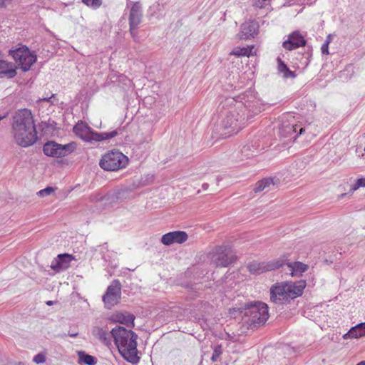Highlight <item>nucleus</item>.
Instances as JSON below:
<instances>
[{
  "mask_svg": "<svg viewBox=\"0 0 365 365\" xmlns=\"http://www.w3.org/2000/svg\"><path fill=\"white\" fill-rule=\"evenodd\" d=\"M110 336L120 354L128 362L136 364L139 361L138 356V335L131 329L122 326H116L110 331Z\"/></svg>",
  "mask_w": 365,
  "mask_h": 365,
  "instance_id": "1",
  "label": "nucleus"
},
{
  "mask_svg": "<svg viewBox=\"0 0 365 365\" xmlns=\"http://www.w3.org/2000/svg\"><path fill=\"white\" fill-rule=\"evenodd\" d=\"M306 282L300 280L297 282H282L272 285L270 288V299L276 304L289 302L303 294Z\"/></svg>",
  "mask_w": 365,
  "mask_h": 365,
  "instance_id": "2",
  "label": "nucleus"
},
{
  "mask_svg": "<svg viewBox=\"0 0 365 365\" xmlns=\"http://www.w3.org/2000/svg\"><path fill=\"white\" fill-rule=\"evenodd\" d=\"M239 310L242 320L251 328L264 324L269 317L267 304L259 301L245 303Z\"/></svg>",
  "mask_w": 365,
  "mask_h": 365,
  "instance_id": "3",
  "label": "nucleus"
},
{
  "mask_svg": "<svg viewBox=\"0 0 365 365\" xmlns=\"http://www.w3.org/2000/svg\"><path fill=\"white\" fill-rule=\"evenodd\" d=\"M245 114L242 110V104H237L226 110L221 121L222 133L225 138L237 133L245 124Z\"/></svg>",
  "mask_w": 365,
  "mask_h": 365,
  "instance_id": "4",
  "label": "nucleus"
},
{
  "mask_svg": "<svg viewBox=\"0 0 365 365\" xmlns=\"http://www.w3.org/2000/svg\"><path fill=\"white\" fill-rule=\"evenodd\" d=\"M9 53L24 72L29 71L37 60L36 54L25 45L19 44L10 49Z\"/></svg>",
  "mask_w": 365,
  "mask_h": 365,
  "instance_id": "5",
  "label": "nucleus"
},
{
  "mask_svg": "<svg viewBox=\"0 0 365 365\" xmlns=\"http://www.w3.org/2000/svg\"><path fill=\"white\" fill-rule=\"evenodd\" d=\"M128 163V157L114 149L108 151L102 157L99 165L104 170L116 171L124 168Z\"/></svg>",
  "mask_w": 365,
  "mask_h": 365,
  "instance_id": "6",
  "label": "nucleus"
},
{
  "mask_svg": "<svg viewBox=\"0 0 365 365\" xmlns=\"http://www.w3.org/2000/svg\"><path fill=\"white\" fill-rule=\"evenodd\" d=\"M36 128L34 118L30 110L24 108L19 110L13 116L11 131L15 130L17 135L22 130H31Z\"/></svg>",
  "mask_w": 365,
  "mask_h": 365,
  "instance_id": "7",
  "label": "nucleus"
},
{
  "mask_svg": "<svg viewBox=\"0 0 365 365\" xmlns=\"http://www.w3.org/2000/svg\"><path fill=\"white\" fill-rule=\"evenodd\" d=\"M76 148V144L74 142L61 145L51 140L43 145V152L46 156L58 158L68 155L72 153Z\"/></svg>",
  "mask_w": 365,
  "mask_h": 365,
  "instance_id": "8",
  "label": "nucleus"
},
{
  "mask_svg": "<svg viewBox=\"0 0 365 365\" xmlns=\"http://www.w3.org/2000/svg\"><path fill=\"white\" fill-rule=\"evenodd\" d=\"M287 260L286 256H281L278 259L269 262L253 261L248 266V270L253 274H260L265 272L274 270L284 266V263Z\"/></svg>",
  "mask_w": 365,
  "mask_h": 365,
  "instance_id": "9",
  "label": "nucleus"
},
{
  "mask_svg": "<svg viewBox=\"0 0 365 365\" xmlns=\"http://www.w3.org/2000/svg\"><path fill=\"white\" fill-rule=\"evenodd\" d=\"M143 19V9L139 1L134 2L130 8L128 21L129 31L132 37L135 39L138 26L141 24Z\"/></svg>",
  "mask_w": 365,
  "mask_h": 365,
  "instance_id": "10",
  "label": "nucleus"
},
{
  "mask_svg": "<svg viewBox=\"0 0 365 365\" xmlns=\"http://www.w3.org/2000/svg\"><path fill=\"white\" fill-rule=\"evenodd\" d=\"M12 136L15 143L22 148H28L36 143L38 140V135L36 128H34L31 130H22L20 131L19 136L17 135V133L15 130L11 131Z\"/></svg>",
  "mask_w": 365,
  "mask_h": 365,
  "instance_id": "11",
  "label": "nucleus"
},
{
  "mask_svg": "<svg viewBox=\"0 0 365 365\" xmlns=\"http://www.w3.org/2000/svg\"><path fill=\"white\" fill-rule=\"evenodd\" d=\"M121 286L118 279L113 281L112 284L108 286L106 293L103 295V301L106 307L110 308L116 304L120 298Z\"/></svg>",
  "mask_w": 365,
  "mask_h": 365,
  "instance_id": "12",
  "label": "nucleus"
},
{
  "mask_svg": "<svg viewBox=\"0 0 365 365\" xmlns=\"http://www.w3.org/2000/svg\"><path fill=\"white\" fill-rule=\"evenodd\" d=\"M235 259L231 254L230 247L228 246H220L216 247L213 255V261L217 267H226L232 264Z\"/></svg>",
  "mask_w": 365,
  "mask_h": 365,
  "instance_id": "13",
  "label": "nucleus"
},
{
  "mask_svg": "<svg viewBox=\"0 0 365 365\" xmlns=\"http://www.w3.org/2000/svg\"><path fill=\"white\" fill-rule=\"evenodd\" d=\"M245 96L243 98L245 102L238 103L237 104H242V110L245 115H247L245 119L247 120L250 117L261 113L263 110V106L258 99L254 97H251L252 99H250L248 97L247 99H245Z\"/></svg>",
  "mask_w": 365,
  "mask_h": 365,
  "instance_id": "14",
  "label": "nucleus"
},
{
  "mask_svg": "<svg viewBox=\"0 0 365 365\" xmlns=\"http://www.w3.org/2000/svg\"><path fill=\"white\" fill-rule=\"evenodd\" d=\"M135 319L133 314L127 312H115L109 317L108 320L112 323H119L131 329L135 326Z\"/></svg>",
  "mask_w": 365,
  "mask_h": 365,
  "instance_id": "15",
  "label": "nucleus"
},
{
  "mask_svg": "<svg viewBox=\"0 0 365 365\" xmlns=\"http://www.w3.org/2000/svg\"><path fill=\"white\" fill-rule=\"evenodd\" d=\"M307 41L299 31H295L288 35V38L283 42L282 46L289 51L304 46Z\"/></svg>",
  "mask_w": 365,
  "mask_h": 365,
  "instance_id": "16",
  "label": "nucleus"
},
{
  "mask_svg": "<svg viewBox=\"0 0 365 365\" xmlns=\"http://www.w3.org/2000/svg\"><path fill=\"white\" fill-rule=\"evenodd\" d=\"M188 238L185 231H173L163 235L161 237V242L165 245H170L174 243L182 244Z\"/></svg>",
  "mask_w": 365,
  "mask_h": 365,
  "instance_id": "17",
  "label": "nucleus"
},
{
  "mask_svg": "<svg viewBox=\"0 0 365 365\" xmlns=\"http://www.w3.org/2000/svg\"><path fill=\"white\" fill-rule=\"evenodd\" d=\"M304 130V127L291 123H283L279 128V133L283 138H288L296 133L294 136V138H296L298 135L302 134Z\"/></svg>",
  "mask_w": 365,
  "mask_h": 365,
  "instance_id": "18",
  "label": "nucleus"
},
{
  "mask_svg": "<svg viewBox=\"0 0 365 365\" xmlns=\"http://www.w3.org/2000/svg\"><path fill=\"white\" fill-rule=\"evenodd\" d=\"M73 133L84 141L92 143L93 133L94 130L83 121L77 123L73 128Z\"/></svg>",
  "mask_w": 365,
  "mask_h": 365,
  "instance_id": "19",
  "label": "nucleus"
},
{
  "mask_svg": "<svg viewBox=\"0 0 365 365\" xmlns=\"http://www.w3.org/2000/svg\"><path fill=\"white\" fill-rule=\"evenodd\" d=\"M72 259L73 257L71 255L67 253L59 254L57 257L53 259L51 262V268L56 272L66 269L69 267Z\"/></svg>",
  "mask_w": 365,
  "mask_h": 365,
  "instance_id": "20",
  "label": "nucleus"
},
{
  "mask_svg": "<svg viewBox=\"0 0 365 365\" xmlns=\"http://www.w3.org/2000/svg\"><path fill=\"white\" fill-rule=\"evenodd\" d=\"M259 26L254 21H246L241 25L240 31L238 34L240 39H249L257 34Z\"/></svg>",
  "mask_w": 365,
  "mask_h": 365,
  "instance_id": "21",
  "label": "nucleus"
},
{
  "mask_svg": "<svg viewBox=\"0 0 365 365\" xmlns=\"http://www.w3.org/2000/svg\"><path fill=\"white\" fill-rule=\"evenodd\" d=\"M288 258V255H284ZM284 265H287L289 274L292 276H297L302 274V273L306 272L308 269V265L301 262H289V259L284 263Z\"/></svg>",
  "mask_w": 365,
  "mask_h": 365,
  "instance_id": "22",
  "label": "nucleus"
},
{
  "mask_svg": "<svg viewBox=\"0 0 365 365\" xmlns=\"http://www.w3.org/2000/svg\"><path fill=\"white\" fill-rule=\"evenodd\" d=\"M365 336V322L358 324L351 327L349 331L344 335V339H358Z\"/></svg>",
  "mask_w": 365,
  "mask_h": 365,
  "instance_id": "23",
  "label": "nucleus"
},
{
  "mask_svg": "<svg viewBox=\"0 0 365 365\" xmlns=\"http://www.w3.org/2000/svg\"><path fill=\"white\" fill-rule=\"evenodd\" d=\"M120 130H114L110 132H104V133H98L94 130L93 133L92 143L96 142H101L103 140H108L111 139L115 136H117L120 133Z\"/></svg>",
  "mask_w": 365,
  "mask_h": 365,
  "instance_id": "24",
  "label": "nucleus"
},
{
  "mask_svg": "<svg viewBox=\"0 0 365 365\" xmlns=\"http://www.w3.org/2000/svg\"><path fill=\"white\" fill-rule=\"evenodd\" d=\"M92 334L104 344L108 345L110 344V333L108 334L103 328L100 327H94L92 329Z\"/></svg>",
  "mask_w": 365,
  "mask_h": 365,
  "instance_id": "25",
  "label": "nucleus"
},
{
  "mask_svg": "<svg viewBox=\"0 0 365 365\" xmlns=\"http://www.w3.org/2000/svg\"><path fill=\"white\" fill-rule=\"evenodd\" d=\"M278 71L283 73V76L285 78L296 77V74L294 71H292L287 64L280 58H277Z\"/></svg>",
  "mask_w": 365,
  "mask_h": 365,
  "instance_id": "26",
  "label": "nucleus"
},
{
  "mask_svg": "<svg viewBox=\"0 0 365 365\" xmlns=\"http://www.w3.org/2000/svg\"><path fill=\"white\" fill-rule=\"evenodd\" d=\"M271 185L274 186L273 180L272 178H264L255 184L253 190L256 193L259 192L264 190L266 187H269Z\"/></svg>",
  "mask_w": 365,
  "mask_h": 365,
  "instance_id": "27",
  "label": "nucleus"
},
{
  "mask_svg": "<svg viewBox=\"0 0 365 365\" xmlns=\"http://www.w3.org/2000/svg\"><path fill=\"white\" fill-rule=\"evenodd\" d=\"M79 361L86 365H95L97 363V359L83 351H80L78 353Z\"/></svg>",
  "mask_w": 365,
  "mask_h": 365,
  "instance_id": "28",
  "label": "nucleus"
},
{
  "mask_svg": "<svg viewBox=\"0 0 365 365\" xmlns=\"http://www.w3.org/2000/svg\"><path fill=\"white\" fill-rule=\"evenodd\" d=\"M253 48V46L236 48L232 51L231 54L236 56H250L252 54Z\"/></svg>",
  "mask_w": 365,
  "mask_h": 365,
  "instance_id": "29",
  "label": "nucleus"
},
{
  "mask_svg": "<svg viewBox=\"0 0 365 365\" xmlns=\"http://www.w3.org/2000/svg\"><path fill=\"white\" fill-rule=\"evenodd\" d=\"M252 147H253V146L250 145H246L243 146V148H242V150H241L242 154L247 158H249L250 157L255 155V154L257 153L256 149L251 150Z\"/></svg>",
  "mask_w": 365,
  "mask_h": 365,
  "instance_id": "30",
  "label": "nucleus"
},
{
  "mask_svg": "<svg viewBox=\"0 0 365 365\" xmlns=\"http://www.w3.org/2000/svg\"><path fill=\"white\" fill-rule=\"evenodd\" d=\"M82 2L93 9H98L102 4V0H82Z\"/></svg>",
  "mask_w": 365,
  "mask_h": 365,
  "instance_id": "31",
  "label": "nucleus"
},
{
  "mask_svg": "<svg viewBox=\"0 0 365 365\" xmlns=\"http://www.w3.org/2000/svg\"><path fill=\"white\" fill-rule=\"evenodd\" d=\"M222 354V347L221 345H216L213 348V353L211 357V360L213 362L217 361L219 357Z\"/></svg>",
  "mask_w": 365,
  "mask_h": 365,
  "instance_id": "32",
  "label": "nucleus"
},
{
  "mask_svg": "<svg viewBox=\"0 0 365 365\" xmlns=\"http://www.w3.org/2000/svg\"><path fill=\"white\" fill-rule=\"evenodd\" d=\"M46 355L43 353H38L34 356L33 361L37 364H43L46 361Z\"/></svg>",
  "mask_w": 365,
  "mask_h": 365,
  "instance_id": "33",
  "label": "nucleus"
},
{
  "mask_svg": "<svg viewBox=\"0 0 365 365\" xmlns=\"http://www.w3.org/2000/svg\"><path fill=\"white\" fill-rule=\"evenodd\" d=\"M361 187H365V178L358 179L354 185L351 188L350 191L354 192Z\"/></svg>",
  "mask_w": 365,
  "mask_h": 365,
  "instance_id": "34",
  "label": "nucleus"
},
{
  "mask_svg": "<svg viewBox=\"0 0 365 365\" xmlns=\"http://www.w3.org/2000/svg\"><path fill=\"white\" fill-rule=\"evenodd\" d=\"M54 191V189L52 187H46L44 189L41 190L38 192V195L41 197H44L46 195H49L51 192Z\"/></svg>",
  "mask_w": 365,
  "mask_h": 365,
  "instance_id": "35",
  "label": "nucleus"
},
{
  "mask_svg": "<svg viewBox=\"0 0 365 365\" xmlns=\"http://www.w3.org/2000/svg\"><path fill=\"white\" fill-rule=\"evenodd\" d=\"M42 101L50 103L52 105H56L58 103V98L56 94H52L50 97L43 98Z\"/></svg>",
  "mask_w": 365,
  "mask_h": 365,
  "instance_id": "36",
  "label": "nucleus"
},
{
  "mask_svg": "<svg viewBox=\"0 0 365 365\" xmlns=\"http://www.w3.org/2000/svg\"><path fill=\"white\" fill-rule=\"evenodd\" d=\"M267 1L268 0H255L253 6L257 8L262 9L265 6L266 1Z\"/></svg>",
  "mask_w": 365,
  "mask_h": 365,
  "instance_id": "37",
  "label": "nucleus"
},
{
  "mask_svg": "<svg viewBox=\"0 0 365 365\" xmlns=\"http://www.w3.org/2000/svg\"><path fill=\"white\" fill-rule=\"evenodd\" d=\"M14 0H0V8H6L11 4Z\"/></svg>",
  "mask_w": 365,
  "mask_h": 365,
  "instance_id": "38",
  "label": "nucleus"
},
{
  "mask_svg": "<svg viewBox=\"0 0 365 365\" xmlns=\"http://www.w3.org/2000/svg\"><path fill=\"white\" fill-rule=\"evenodd\" d=\"M321 51L322 54L327 55L329 54V45L324 43L322 46Z\"/></svg>",
  "mask_w": 365,
  "mask_h": 365,
  "instance_id": "39",
  "label": "nucleus"
},
{
  "mask_svg": "<svg viewBox=\"0 0 365 365\" xmlns=\"http://www.w3.org/2000/svg\"><path fill=\"white\" fill-rule=\"evenodd\" d=\"M332 41V36L331 34H329L327 36V38L325 40V43L329 45V43L331 42Z\"/></svg>",
  "mask_w": 365,
  "mask_h": 365,
  "instance_id": "40",
  "label": "nucleus"
},
{
  "mask_svg": "<svg viewBox=\"0 0 365 365\" xmlns=\"http://www.w3.org/2000/svg\"><path fill=\"white\" fill-rule=\"evenodd\" d=\"M68 335L72 338H75L78 335V332L69 333Z\"/></svg>",
  "mask_w": 365,
  "mask_h": 365,
  "instance_id": "41",
  "label": "nucleus"
},
{
  "mask_svg": "<svg viewBox=\"0 0 365 365\" xmlns=\"http://www.w3.org/2000/svg\"><path fill=\"white\" fill-rule=\"evenodd\" d=\"M46 304L48 305V306H51V305L53 304V301H48V302H46Z\"/></svg>",
  "mask_w": 365,
  "mask_h": 365,
  "instance_id": "42",
  "label": "nucleus"
},
{
  "mask_svg": "<svg viewBox=\"0 0 365 365\" xmlns=\"http://www.w3.org/2000/svg\"><path fill=\"white\" fill-rule=\"evenodd\" d=\"M4 117L0 115V121L3 119Z\"/></svg>",
  "mask_w": 365,
  "mask_h": 365,
  "instance_id": "43",
  "label": "nucleus"
}]
</instances>
